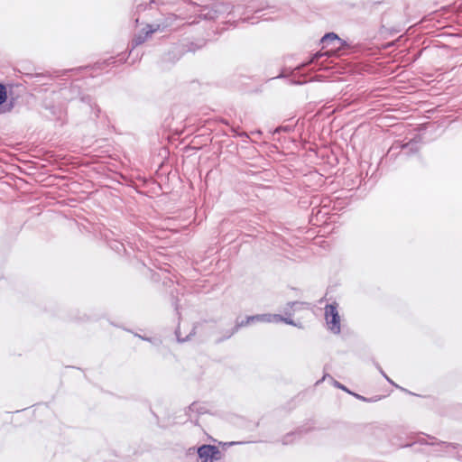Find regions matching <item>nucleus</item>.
Here are the masks:
<instances>
[{
  "label": "nucleus",
  "mask_w": 462,
  "mask_h": 462,
  "mask_svg": "<svg viewBox=\"0 0 462 462\" xmlns=\"http://www.w3.org/2000/svg\"><path fill=\"white\" fill-rule=\"evenodd\" d=\"M254 321H261V322H285L290 325H295L292 319L289 318H284L279 314H263V315H254V316H248L245 320H242L241 322H236L235 327L231 329V331L224 337V338H229L231 337L241 327H245L246 325H249L250 323Z\"/></svg>",
  "instance_id": "obj_1"
},
{
  "label": "nucleus",
  "mask_w": 462,
  "mask_h": 462,
  "mask_svg": "<svg viewBox=\"0 0 462 462\" xmlns=\"http://www.w3.org/2000/svg\"><path fill=\"white\" fill-rule=\"evenodd\" d=\"M321 42L323 44V48H326V47H331L329 51H326V52H317L315 53L311 60H310V63H314V62H318L319 60L323 57V56H329L330 55V52H336L341 49L344 48L345 45H346V42H344L343 40H341L336 33L334 32H328V33H326L322 39H321Z\"/></svg>",
  "instance_id": "obj_2"
},
{
  "label": "nucleus",
  "mask_w": 462,
  "mask_h": 462,
  "mask_svg": "<svg viewBox=\"0 0 462 462\" xmlns=\"http://www.w3.org/2000/svg\"><path fill=\"white\" fill-rule=\"evenodd\" d=\"M325 319L330 331L335 334H338L340 332V317L337 311V303L326 306Z\"/></svg>",
  "instance_id": "obj_3"
},
{
  "label": "nucleus",
  "mask_w": 462,
  "mask_h": 462,
  "mask_svg": "<svg viewBox=\"0 0 462 462\" xmlns=\"http://www.w3.org/2000/svg\"><path fill=\"white\" fill-rule=\"evenodd\" d=\"M198 455L201 462H213L220 459L221 452L216 446L203 445L198 449Z\"/></svg>",
  "instance_id": "obj_4"
},
{
  "label": "nucleus",
  "mask_w": 462,
  "mask_h": 462,
  "mask_svg": "<svg viewBox=\"0 0 462 462\" xmlns=\"http://www.w3.org/2000/svg\"><path fill=\"white\" fill-rule=\"evenodd\" d=\"M227 6L225 4H215L212 6H204L199 11V17L205 20H214L223 13Z\"/></svg>",
  "instance_id": "obj_5"
},
{
  "label": "nucleus",
  "mask_w": 462,
  "mask_h": 462,
  "mask_svg": "<svg viewBox=\"0 0 462 462\" xmlns=\"http://www.w3.org/2000/svg\"><path fill=\"white\" fill-rule=\"evenodd\" d=\"M147 30L144 33H140L136 35L132 41V48H135L138 45L143 43L148 37H150L153 32H155L159 29V25L156 28H153L152 25H147Z\"/></svg>",
  "instance_id": "obj_6"
},
{
  "label": "nucleus",
  "mask_w": 462,
  "mask_h": 462,
  "mask_svg": "<svg viewBox=\"0 0 462 462\" xmlns=\"http://www.w3.org/2000/svg\"><path fill=\"white\" fill-rule=\"evenodd\" d=\"M7 98L6 88L0 83V105L5 102Z\"/></svg>",
  "instance_id": "obj_7"
},
{
  "label": "nucleus",
  "mask_w": 462,
  "mask_h": 462,
  "mask_svg": "<svg viewBox=\"0 0 462 462\" xmlns=\"http://www.w3.org/2000/svg\"><path fill=\"white\" fill-rule=\"evenodd\" d=\"M294 436V433L287 434L282 440L283 444H289L292 442V437Z\"/></svg>",
  "instance_id": "obj_8"
},
{
  "label": "nucleus",
  "mask_w": 462,
  "mask_h": 462,
  "mask_svg": "<svg viewBox=\"0 0 462 462\" xmlns=\"http://www.w3.org/2000/svg\"><path fill=\"white\" fill-rule=\"evenodd\" d=\"M176 336H177L178 341H180V342H184V341L188 340L189 337V336H187L186 337H181L180 328L176 330Z\"/></svg>",
  "instance_id": "obj_9"
},
{
  "label": "nucleus",
  "mask_w": 462,
  "mask_h": 462,
  "mask_svg": "<svg viewBox=\"0 0 462 462\" xmlns=\"http://www.w3.org/2000/svg\"><path fill=\"white\" fill-rule=\"evenodd\" d=\"M189 410L190 411H197L200 413H202L203 411L199 408V404L196 403V402H193L190 406H189Z\"/></svg>",
  "instance_id": "obj_10"
},
{
  "label": "nucleus",
  "mask_w": 462,
  "mask_h": 462,
  "mask_svg": "<svg viewBox=\"0 0 462 462\" xmlns=\"http://www.w3.org/2000/svg\"><path fill=\"white\" fill-rule=\"evenodd\" d=\"M377 368L378 370L380 371V373L383 375V377L392 384H393V382L385 374V373L383 371V369L377 365Z\"/></svg>",
  "instance_id": "obj_11"
},
{
  "label": "nucleus",
  "mask_w": 462,
  "mask_h": 462,
  "mask_svg": "<svg viewBox=\"0 0 462 462\" xmlns=\"http://www.w3.org/2000/svg\"><path fill=\"white\" fill-rule=\"evenodd\" d=\"M291 130V128L288 125L286 126H280L278 127L275 132H280V131H284V132H290Z\"/></svg>",
  "instance_id": "obj_12"
},
{
  "label": "nucleus",
  "mask_w": 462,
  "mask_h": 462,
  "mask_svg": "<svg viewBox=\"0 0 462 462\" xmlns=\"http://www.w3.org/2000/svg\"><path fill=\"white\" fill-rule=\"evenodd\" d=\"M334 384H335V386H336V387H337V388H339V389H342V390H344V391H346V392L350 393V392H349V391H348V390H347V389H346L343 384H341L340 383H338V382L335 381Z\"/></svg>",
  "instance_id": "obj_13"
},
{
  "label": "nucleus",
  "mask_w": 462,
  "mask_h": 462,
  "mask_svg": "<svg viewBox=\"0 0 462 462\" xmlns=\"http://www.w3.org/2000/svg\"><path fill=\"white\" fill-rule=\"evenodd\" d=\"M304 303L303 302H300V301H292V302H289L288 305L292 308L293 306H298V305H303Z\"/></svg>",
  "instance_id": "obj_14"
},
{
  "label": "nucleus",
  "mask_w": 462,
  "mask_h": 462,
  "mask_svg": "<svg viewBox=\"0 0 462 462\" xmlns=\"http://www.w3.org/2000/svg\"><path fill=\"white\" fill-rule=\"evenodd\" d=\"M420 442L421 443H426V444H430V445H435L434 442H428V441H425L424 439H422L421 440H420Z\"/></svg>",
  "instance_id": "obj_15"
},
{
  "label": "nucleus",
  "mask_w": 462,
  "mask_h": 462,
  "mask_svg": "<svg viewBox=\"0 0 462 462\" xmlns=\"http://www.w3.org/2000/svg\"><path fill=\"white\" fill-rule=\"evenodd\" d=\"M437 444H438V445H443V446H445V447H449V446H450V444L446 443V442H439V443H437Z\"/></svg>",
  "instance_id": "obj_16"
},
{
  "label": "nucleus",
  "mask_w": 462,
  "mask_h": 462,
  "mask_svg": "<svg viewBox=\"0 0 462 462\" xmlns=\"http://www.w3.org/2000/svg\"><path fill=\"white\" fill-rule=\"evenodd\" d=\"M409 145H410V143H406V144L402 145V148H404V149H405V148H407Z\"/></svg>",
  "instance_id": "obj_17"
},
{
  "label": "nucleus",
  "mask_w": 462,
  "mask_h": 462,
  "mask_svg": "<svg viewBox=\"0 0 462 462\" xmlns=\"http://www.w3.org/2000/svg\"><path fill=\"white\" fill-rule=\"evenodd\" d=\"M285 314H286V315L291 316V312H290V311H287V310H286V311H285Z\"/></svg>",
  "instance_id": "obj_18"
},
{
  "label": "nucleus",
  "mask_w": 462,
  "mask_h": 462,
  "mask_svg": "<svg viewBox=\"0 0 462 462\" xmlns=\"http://www.w3.org/2000/svg\"><path fill=\"white\" fill-rule=\"evenodd\" d=\"M356 396L357 398H359V399L365 400V398H364V397H361L360 395H357V394H356Z\"/></svg>",
  "instance_id": "obj_19"
},
{
  "label": "nucleus",
  "mask_w": 462,
  "mask_h": 462,
  "mask_svg": "<svg viewBox=\"0 0 462 462\" xmlns=\"http://www.w3.org/2000/svg\"><path fill=\"white\" fill-rule=\"evenodd\" d=\"M427 439H435L434 437H430V436H428Z\"/></svg>",
  "instance_id": "obj_20"
}]
</instances>
